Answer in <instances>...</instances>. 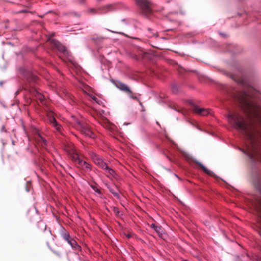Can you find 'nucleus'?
I'll return each mask as SVG.
<instances>
[{
  "label": "nucleus",
  "mask_w": 261,
  "mask_h": 261,
  "mask_svg": "<svg viewBox=\"0 0 261 261\" xmlns=\"http://www.w3.org/2000/svg\"><path fill=\"white\" fill-rule=\"evenodd\" d=\"M233 80L242 86L237 99L246 114L247 120L242 119L236 123L246 138V150L245 152L253 163H261V106L253 99H260L261 93L254 88L244 76L230 75Z\"/></svg>",
  "instance_id": "obj_1"
},
{
  "label": "nucleus",
  "mask_w": 261,
  "mask_h": 261,
  "mask_svg": "<svg viewBox=\"0 0 261 261\" xmlns=\"http://www.w3.org/2000/svg\"><path fill=\"white\" fill-rule=\"evenodd\" d=\"M61 234L62 237L66 240L71 247L75 250H81V246L77 243L76 241L72 238L69 233L64 228L61 230Z\"/></svg>",
  "instance_id": "obj_2"
},
{
  "label": "nucleus",
  "mask_w": 261,
  "mask_h": 261,
  "mask_svg": "<svg viewBox=\"0 0 261 261\" xmlns=\"http://www.w3.org/2000/svg\"><path fill=\"white\" fill-rule=\"evenodd\" d=\"M51 42L54 45V46L60 51V54L59 57L60 58H68L69 57V53L66 50L65 47L63 46L60 42L56 40H51Z\"/></svg>",
  "instance_id": "obj_3"
},
{
  "label": "nucleus",
  "mask_w": 261,
  "mask_h": 261,
  "mask_svg": "<svg viewBox=\"0 0 261 261\" xmlns=\"http://www.w3.org/2000/svg\"><path fill=\"white\" fill-rule=\"evenodd\" d=\"M136 2L144 14L147 15L151 13V4L147 0H136Z\"/></svg>",
  "instance_id": "obj_4"
},
{
  "label": "nucleus",
  "mask_w": 261,
  "mask_h": 261,
  "mask_svg": "<svg viewBox=\"0 0 261 261\" xmlns=\"http://www.w3.org/2000/svg\"><path fill=\"white\" fill-rule=\"evenodd\" d=\"M77 127L80 130L82 133L86 136L91 138H94L95 137V135L92 132L87 124H82L81 122H78Z\"/></svg>",
  "instance_id": "obj_5"
},
{
  "label": "nucleus",
  "mask_w": 261,
  "mask_h": 261,
  "mask_svg": "<svg viewBox=\"0 0 261 261\" xmlns=\"http://www.w3.org/2000/svg\"><path fill=\"white\" fill-rule=\"evenodd\" d=\"M65 150L71 155L73 161L77 163L79 165V160H82L79 158V155L75 152V150L72 145L66 146Z\"/></svg>",
  "instance_id": "obj_6"
},
{
  "label": "nucleus",
  "mask_w": 261,
  "mask_h": 261,
  "mask_svg": "<svg viewBox=\"0 0 261 261\" xmlns=\"http://www.w3.org/2000/svg\"><path fill=\"white\" fill-rule=\"evenodd\" d=\"M193 111L194 113L197 114L201 115V116H207V115H212L213 111L209 109H203L198 107L196 105L193 106Z\"/></svg>",
  "instance_id": "obj_7"
},
{
  "label": "nucleus",
  "mask_w": 261,
  "mask_h": 261,
  "mask_svg": "<svg viewBox=\"0 0 261 261\" xmlns=\"http://www.w3.org/2000/svg\"><path fill=\"white\" fill-rule=\"evenodd\" d=\"M47 117L49 123L53 125L57 131L61 132L62 130V126L60 124L58 123L53 114L52 113H48Z\"/></svg>",
  "instance_id": "obj_8"
},
{
  "label": "nucleus",
  "mask_w": 261,
  "mask_h": 261,
  "mask_svg": "<svg viewBox=\"0 0 261 261\" xmlns=\"http://www.w3.org/2000/svg\"><path fill=\"white\" fill-rule=\"evenodd\" d=\"M115 86L119 90L127 93L128 94H132V92L128 87V86L120 81H116L115 83Z\"/></svg>",
  "instance_id": "obj_9"
},
{
  "label": "nucleus",
  "mask_w": 261,
  "mask_h": 261,
  "mask_svg": "<svg viewBox=\"0 0 261 261\" xmlns=\"http://www.w3.org/2000/svg\"><path fill=\"white\" fill-rule=\"evenodd\" d=\"M94 163L102 169H104L107 167V164L99 156L95 155L93 159Z\"/></svg>",
  "instance_id": "obj_10"
},
{
  "label": "nucleus",
  "mask_w": 261,
  "mask_h": 261,
  "mask_svg": "<svg viewBox=\"0 0 261 261\" xmlns=\"http://www.w3.org/2000/svg\"><path fill=\"white\" fill-rule=\"evenodd\" d=\"M150 227L153 228L160 238H163L165 233L161 226H156L154 224H151Z\"/></svg>",
  "instance_id": "obj_11"
},
{
  "label": "nucleus",
  "mask_w": 261,
  "mask_h": 261,
  "mask_svg": "<svg viewBox=\"0 0 261 261\" xmlns=\"http://www.w3.org/2000/svg\"><path fill=\"white\" fill-rule=\"evenodd\" d=\"M85 171H89L91 169V165L85 161L79 160V165Z\"/></svg>",
  "instance_id": "obj_12"
},
{
  "label": "nucleus",
  "mask_w": 261,
  "mask_h": 261,
  "mask_svg": "<svg viewBox=\"0 0 261 261\" xmlns=\"http://www.w3.org/2000/svg\"><path fill=\"white\" fill-rule=\"evenodd\" d=\"M103 170L106 172L107 176L109 178L116 177V174L115 171L112 168H109L108 165L107 166V167L103 169Z\"/></svg>",
  "instance_id": "obj_13"
},
{
  "label": "nucleus",
  "mask_w": 261,
  "mask_h": 261,
  "mask_svg": "<svg viewBox=\"0 0 261 261\" xmlns=\"http://www.w3.org/2000/svg\"><path fill=\"white\" fill-rule=\"evenodd\" d=\"M108 188L112 194L116 197L119 198V191L116 186H108Z\"/></svg>",
  "instance_id": "obj_14"
},
{
  "label": "nucleus",
  "mask_w": 261,
  "mask_h": 261,
  "mask_svg": "<svg viewBox=\"0 0 261 261\" xmlns=\"http://www.w3.org/2000/svg\"><path fill=\"white\" fill-rule=\"evenodd\" d=\"M196 163L201 167V168L202 169V170L205 173H206L207 174L210 175V176H213L214 175V173L208 170L206 167H205L203 165H202L201 163H200V162H197Z\"/></svg>",
  "instance_id": "obj_15"
},
{
  "label": "nucleus",
  "mask_w": 261,
  "mask_h": 261,
  "mask_svg": "<svg viewBox=\"0 0 261 261\" xmlns=\"http://www.w3.org/2000/svg\"><path fill=\"white\" fill-rule=\"evenodd\" d=\"M37 97L41 101V102H43L45 98L44 96L40 93L37 94Z\"/></svg>",
  "instance_id": "obj_16"
},
{
  "label": "nucleus",
  "mask_w": 261,
  "mask_h": 261,
  "mask_svg": "<svg viewBox=\"0 0 261 261\" xmlns=\"http://www.w3.org/2000/svg\"><path fill=\"white\" fill-rule=\"evenodd\" d=\"M91 187L94 192H96L98 194H100V190L98 189L96 186L91 185Z\"/></svg>",
  "instance_id": "obj_17"
},
{
  "label": "nucleus",
  "mask_w": 261,
  "mask_h": 261,
  "mask_svg": "<svg viewBox=\"0 0 261 261\" xmlns=\"http://www.w3.org/2000/svg\"><path fill=\"white\" fill-rule=\"evenodd\" d=\"M40 139L42 141V144H41L42 146L43 147H45L46 145V141L45 139H44L42 137H40Z\"/></svg>",
  "instance_id": "obj_18"
},
{
  "label": "nucleus",
  "mask_w": 261,
  "mask_h": 261,
  "mask_svg": "<svg viewBox=\"0 0 261 261\" xmlns=\"http://www.w3.org/2000/svg\"><path fill=\"white\" fill-rule=\"evenodd\" d=\"M219 70L220 72L222 73L223 74L226 75V76H228V74L226 70L222 69H219Z\"/></svg>",
  "instance_id": "obj_19"
},
{
  "label": "nucleus",
  "mask_w": 261,
  "mask_h": 261,
  "mask_svg": "<svg viewBox=\"0 0 261 261\" xmlns=\"http://www.w3.org/2000/svg\"><path fill=\"white\" fill-rule=\"evenodd\" d=\"M172 91L173 92H176L177 91V87L176 85L173 86Z\"/></svg>",
  "instance_id": "obj_20"
},
{
  "label": "nucleus",
  "mask_w": 261,
  "mask_h": 261,
  "mask_svg": "<svg viewBox=\"0 0 261 261\" xmlns=\"http://www.w3.org/2000/svg\"><path fill=\"white\" fill-rule=\"evenodd\" d=\"M92 98L93 100H94L96 103H99V101L95 96H92Z\"/></svg>",
  "instance_id": "obj_21"
},
{
  "label": "nucleus",
  "mask_w": 261,
  "mask_h": 261,
  "mask_svg": "<svg viewBox=\"0 0 261 261\" xmlns=\"http://www.w3.org/2000/svg\"><path fill=\"white\" fill-rule=\"evenodd\" d=\"M130 95H129V97L130 98H132V99H137V97L136 96H133L132 95V94H130Z\"/></svg>",
  "instance_id": "obj_22"
},
{
  "label": "nucleus",
  "mask_w": 261,
  "mask_h": 261,
  "mask_svg": "<svg viewBox=\"0 0 261 261\" xmlns=\"http://www.w3.org/2000/svg\"><path fill=\"white\" fill-rule=\"evenodd\" d=\"M108 31L113 33H116V34H122V33L121 32H116V31H111V30H108Z\"/></svg>",
  "instance_id": "obj_23"
},
{
  "label": "nucleus",
  "mask_w": 261,
  "mask_h": 261,
  "mask_svg": "<svg viewBox=\"0 0 261 261\" xmlns=\"http://www.w3.org/2000/svg\"><path fill=\"white\" fill-rule=\"evenodd\" d=\"M28 11L27 10H23L18 12V13H26Z\"/></svg>",
  "instance_id": "obj_24"
},
{
  "label": "nucleus",
  "mask_w": 261,
  "mask_h": 261,
  "mask_svg": "<svg viewBox=\"0 0 261 261\" xmlns=\"http://www.w3.org/2000/svg\"><path fill=\"white\" fill-rule=\"evenodd\" d=\"M2 131H5V126H2Z\"/></svg>",
  "instance_id": "obj_25"
},
{
  "label": "nucleus",
  "mask_w": 261,
  "mask_h": 261,
  "mask_svg": "<svg viewBox=\"0 0 261 261\" xmlns=\"http://www.w3.org/2000/svg\"><path fill=\"white\" fill-rule=\"evenodd\" d=\"M229 119H230L231 118H232V115L231 114H230V113H229Z\"/></svg>",
  "instance_id": "obj_26"
},
{
  "label": "nucleus",
  "mask_w": 261,
  "mask_h": 261,
  "mask_svg": "<svg viewBox=\"0 0 261 261\" xmlns=\"http://www.w3.org/2000/svg\"><path fill=\"white\" fill-rule=\"evenodd\" d=\"M127 237L128 238H130V234H127Z\"/></svg>",
  "instance_id": "obj_27"
},
{
  "label": "nucleus",
  "mask_w": 261,
  "mask_h": 261,
  "mask_svg": "<svg viewBox=\"0 0 261 261\" xmlns=\"http://www.w3.org/2000/svg\"><path fill=\"white\" fill-rule=\"evenodd\" d=\"M220 35H222V36H224V35L223 34H222V33H220Z\"/></svg>",
  "instance_id": "obj_28"
}]
</instances>
